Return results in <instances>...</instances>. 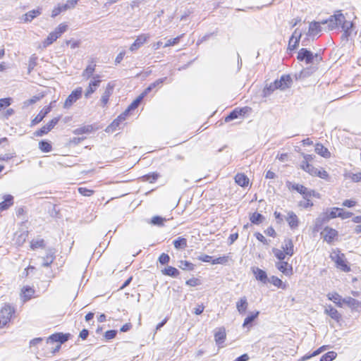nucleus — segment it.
Wrapping results in <instances>:
<instances>
[{
  "mask_svg": "<svg viewBox=\"0 0 361 361\" xmlns=\"http://www.w3.org/2000/svg\"><path fill=\"white\" fill-rule=\"evenodd\" d=\"M344 20V15L341 11H338L333 16H331L328 19L323 20L321 21L322 25H327L328 30H332L339 26L341 22Z\"/></svg>",
  "mask_w": 361,
  "mask_h": 361,
  "instance_id": "nucleus-1",
  "label": "nucleus"
},
{
  "mask_svg": "<svg viewBox=\"0 0 361 361\" xmlns=\"http://www.w3.org/2000/svg\"><path fill=\"white\" fill-rule=\"evenodd\" d=\"M297 59L300 61H305L307 64L312 63L314 60L319 62L322 59L318 54L314 55L311 51L305 48H302L299 50Z\"/></svg>",
  "mask_w": 361,
  "mask_h": 361,
  "instance_id": "nucleus-2",
  "label": "nucleus"
},
{
  "mask_svg": "<svg viewBox=\"0 0 361 361\" xmlns=\"http://www.w3.org/2000/svg\"><path fill=\"white\" fill-rule=\"evenodd\" d=\"M14 312V308L11 305H6L4 307H3L0 310V326H6L10 321Z\"/></svg>",
  "mask_w": 361,
  "mask_h": 361,
  "instance_id": "nucleus-3",
  "label": "nucleus"
},
{
  "mask_svg": "<svg viewBox=\"0 0 361 361\" xmlns=\"http://www.w3.org/2000/svg\"><path fill=\"white\" fill-rule=\"evenodd\" d=\"M82 94V88L81 87H77L66 98L63 107L69 109L75 102L81 98Z\"/></svg>",
  "mask_w": 361,
  "mask_h": 361,
  "instance_id": "nucleus-4",
  "label": "nucleus"
},
{
  "mask_svg": "<svg viewBox=\"0 0 361 361\" xmlns=\"http://www.w3.org/2000/svg\"><path fill=\"white\" fill-rule=\"evenodd\" d=\"M60 118H61L60 116L54 118L47 125L42 126L39 130H36L34 133V135L37 137H40V136L47 134L59 123Z\"/></svg>",
  "mask_w": 361,
  "mask_h": 361,
  "instance_id": "nucleus-5",
  "label": "nucleus"
},
{
  "mask_svg": "<svg viewBox=\"0 0 361 361\" xmlns=\"http://www.w3.org/2000/svg\"><path fill=\"white\" fill-rule=\"evenodd\" d=\"M331 259L335 262L337 268L345 272L350 271V267L347 264L345 260V256L343 254L336 253L334 255H331Z\"/></svg>",
  "mask_w": 361,
  "mask_h": 361,
  "instance_id": "nucleus-6",
  "label": "nucleus"
},
{
  "mask_svg": "<svg viewBox=\"0 0 361 361\" xmlns=\"http://www.w3.org/2000/svg\"><path fill=\"white\" fill-rule=\"evenodd\" d=\"M99 75H95L93 76V80H91L88 87L85 92V97L89 98L92 94H93L97 89L99 87L102 80Z\"/></svg>",
  "mask_w": 361,
  "mask_h": 361,
  "instance_id": "nucleus-7",
  "label": "nucleus"
},
{
  "mask_svg": "<svg viewBox=\"0 0 361 361\" xmlns=\"http://www.w3.org/2000/svg\"><path fill=\"white\" fill-rule=\"evenodd\" d=\"M250 108L245 106L243 108H235L225 118V122H230L240 116H244L248 112Z\"/></svg>",
  "mask_w": 361,
  "mask_h": 361,
  "instance_id": "nucleus-8",
  "label": "nucleus"
},
{
  "mask_svg": "<svg viewBox=\"0 0 361 361\" xmlns=\"http://www.w3.org/2000/svg\"><path fill=\"white\" fill-rule=\"evenodd\" d=\"M321 235L323 236L324 240L328 243L331 244L336 237L338 236V231L332 228L326 226L324 231L321 232Z\"/></svg>",
  "mask_w": 361,
  "mask_h": 361,
  "instance_id": "nucleus-9",
  "label": "nucleus"
},
{
  "mask_svg": "<svg viewBox=\"0 0 361 361\" xmlns=\"http://www.w3.org/2000/svg\"><path fill=\"white\" fill-rule=\"evenodd\" d=\"M322 25L320 22L313 21L310 23L309 29L307 32L306 33L307 37H311L312 39L317 35L319 32L322 31Z\"/></svg>",
  "mask_w": 361,
  "mask_h": 361,
  "instance_id": "nucleus-10",
  "label": "nucleus"
},
{
  "mask_svg": "<svg viewBox=\"0 0 361 361\" xmlns=\"http://www.w3.org/2000/svg\"><path fill=\"white\" fill-rule=\"evenodd\" d=\"M329 221V219L327 214H325V212L322 213L314 221L313 231L314 232H319L322 228L324 224Z\"/></svg>",
  "mask_w": 361,
  "mask_h": 361,
  "instance_id": "nucleus-11",
  "label": "nucleus"
},
{
  "mask_svg": "<svg viewBox=\"0 0 361 361\" xmlns=\"http://www.w3.org/2000/svg\"><path fill=\"white\" fill-rule=\"evenodd\" d=\"M301 37L302 32L298 29H295L289 39L288 49L291 51L295 49L299 44Z\"/></svg>",
  "mask_w": 361,
  "mask_h": 361,
  "instance_id": "nucleus-12",
  "label": "nucleus"
},
{
  "mask_svg": "<svg viewBox=\"0 0 361 361\" xmlns=\"http://www.w3.org/2000/svg\"><path fill=\"white\" fill-rule=\"evenodd\" d=\"M342 302L347 305L353 310L361 312V302L351 297L343 298Z\"/></svg>",
  "mask_w": 361,
  "mask_h": 361,
  "instance_id": "nucleus-13",
  "label": "nucleus"
},
{
  "mask_svg": "<svg viewBox=\"0 0 361 361\" xmlns=\"http://www.w3.org/2000/svg\"><path fill=\"white\" fill-rule=\"evenodd\" d=\"M69 334H63V333H56L51 335L48 339L47 343L49 342H59V345H61L67 341L69 338Z\"/></svg>",
  "mask_w": 361,
  "mask_h": 361,
  "instance_id": "nucleus-14",
  "label": "nucleus"
},
{
  "mask_svg": "<svg viewBox=\"0 0 361 361\" xmlns=\"http://www.w3.org/2000/svg\"><path fill=\"white\" fill-rule=\"evenodd\" d=\"M150 36L149 34H142L139 35L135 42L131 44L130 50L133 51L139 49L144 43H145Z\"/></svg>",
  "mask_w": 361,
  "mask_h": 361,
  "instance_id": "nucleus-15",
  "label": "nucleus"
},
{
  "mask_svg": "<svg viewBox=\"0 0 361 361\" xmlns=\"http://www.w3.org/2000/svg\"><path fill=\"white\" fill-rule=\"evenodd\" d=\"M51 106H48L42 109L39 113L31 121V126H35L40 123L44 118L51 111Z\"/></svg>",
  "mask_w": 361,
  "mask_h": 361,
  "instance_id": "nucleus-16",
  "label": "nucleus"
},
{
  "mask_svg": "<svg viewBox=\"0 0 361 361\" xmlns=\"http://www.w3.org/2000/svg\"><path fill=\"white\" fill-rule=\"evenodd\" d=\"M276 267L286 276H290L293 274V267L287 262L280 261L276 264Z\"/></svg>",
  "mask_w": 361,
  "mask_h": 361,
  "instance_id": "nucleus-17",
  "label": "nucleus"
},
{
  "mask_svg": "<svg viewBox=\"0 0 361 361\" xmlns=\"http://www.w3.org/2000/svg\"><path fill=\"white\" fill-rule=\"evenodd\" d=\"M114 85L111 82H109L106 87V89L101 97V102L103 106L106 105L109 102L110 96L112 94L114 91Z\"/></svg>",
  "mask_w": 361,
  "mask_h": 361,
  "instance_id": "nucleus-18",
  "label": "nucleus"
},
{
  "mask_svg": "<svg viewBox=\"0 0 361 361\" xmlns=\"http://www.w3.org/2000/svg\"><path fill=\"white\" fill-rule=\"evenodd\" d=\"M167 79L166 77L157 79L154 82L151 83L145 90L142 92V94L145 97L147 94L152 92L155 88H159L161 87L162 84Z\"/></svg>",
  "mask_w": 361,
  "mask_h": 361,
  "instance_id": "nucleus-19",
  "label": "nucleus"
},
{
  "mask_svg": "<svg viewBox=\"0 0 361 361\" xmlns=\"http://www.w3.org/2000/svg\"><path fill=\"white\" fill-rule=\"evenodd\" d=\"M252 271H253L255 279L257 281H259L264 284L268 282L269 278L267 277V274L265 271H264L258 267H255V268H253Z\"/></svg>",
  "mask_w": 361,
  "mask_h": 361,
  "instance_id": "nucleus-20",
  "label": "nucleus"
},
{
  "mask_svg": "<svg viewBox=\"0 0 361 361\" xmlns=\"http://www.w3.org/2000/svg\"><path fill=\"white\" fill-rule=\"evenodd\" d=\"M282 249L287 255L290 257L293 256L294 254L293 240L290 238L285 239L282 245Z\"/></svg>",
  "mask_w": 361,
  "mask_h": 361,
  "instance_id": "nucleus-21",
  "label": "nucleus"
},
{
  "mask_svg": "<svg viewBox=\"0 0 361 361\" xmlns=\"http://www.w3.org/2000/svg\"><path fill=\"white\" fill-rule=\"evenodd\" d=\"M286 221L288 222L291 229H295L298 228L299 224V220L297 215L292 211L288 213Z\"/></svg>",
  "mask_w": 361,
  "mask_h": 361,
  "instance_id": "nucleus-22",
  "label": "nucleus"
},
{
  "mask_svg": "<svg viewBox=\"0 0 361 361\" xmlns=\"http://www.w3.org/2000/svg\"><path fill=\"white\" fill-rule=\"evenodd\" d=\"M248 307V302L245 296L241 297L236 302V309L240 314H244Z\"/></svg>",
  "mask_w": 361,
  "mask_h": 361,
  "instance_id": "nucleus-23",
  "label": "nucleus"
},
{
  "mask_svg": "<svg viewBox=\"0 0 361 361\" xmlns=\"http://www.w3.org/2000/svg\"><path fill=\"white\" fill-rule=\"evenodd\" d=\"M325 314L329 315L331 319L336 320V322H339L341 319V314L338 312V310L332 307L331 305H329L325 308L324 310Z\"/></svg>",
  "mask_w": 361,
  "mask_h": 361,
  "instance_id": "nucleus-24",
  "label": "nucleus"
},
{
  "mask_svg": "<svg viewBox=\"0 0 361 361\" xmlns=\"http://www.w3.org/2000/svg\"><path fill=\"white\" fill-rule=\"evenodd\" d=\"M226 334L224 327L219 328L214 334V339L217 345L220 346L226 340Z\"/></svg>",
  "mask_w": 361,
  "mask_h": 361,
  "instance_id": "nucleus-25",
  "label": "nucleus"
},
{
  "mask_svg": "<svg viewBox=\"0 0 361 361\" xmlns=\"http://www.w3.org/2000/svg\"><path fill=\"white\" fill-rule=\"evenodd\" d=\"M4 199V201L0 202V212L8 209L13 204V197L11 195H5Z\"/></svg>",
  "mask_w": 361,
  "mask_h": 361,
  "instance_id": "nucleus-26",
  "label": "nucleus"
},
{
  "mask_svg": "<svg viewBox=\"0 0 361 361\" xmlns=\"http://www.w3.org/2000/svg\"><path fill=\"white\" fill-rule=\"evenodd\" d=\"M95 67L96 64L94 63V61H92L91 63L89 64L83 71L82 76L85 79H89L90 78H93V76L95 75H94Z\"/></svg>",
  "mask_w": 361,
  "mask_h": 361,
  "instance_id": "nucleus-27",
  "label": "nucleus"
},
{
  "mask_svg": "<svg viewBox=\"0 0 361 361\" xmlns=\"http://www.w3.org/2000/svg\"><path fill=\"white\" fill-rule=\"evenodd\" d=\"M292 189L301 194L304 199L310 198L309 189L302 185L294 183L292 185Z\"/></svg>",
  "mask_w": 361,
  "mask_h": 361,
  "instance_id": "nucleus-28",
  "label": "nucleus"
},
{
  "mask_svg": "<svg viewBox=\"0 0 361 361\" xmlns=\"http://www.w3.org/2000/svg\"><path fill=\"white\" fill-rule=\"evenodd\" d=\"M35 291L30 286H25L21 290V296L23 298V301H27L30 300L34 295Z\"/></svg>",
  "mask_w": 361,
  "mask_h": 361,
  "instance_id": "nucleus-29",
  "label": "nucleus"
},
{
  "mask_svg": "<svg viewBox=\"0 0 361 361\" xmlns=\"http://www.w3.org/2000/svg\"><path fill=\"white\" fill-rule=\"evenodd\" d=\"M314 150L317 154L322 157L329 158L331 157V153L329 149L321 143L316 144Z\"/></svg>",
  "mask_w": 361,
  "mask_h": 361,
  "instance_id": "nucleus-30",
  "label": "nucleus"
},
{
  "mask_svg": "<svg viewBox=\"0 0 361 361\" xmlns=\"http://www.w3.org/2000/svg\"><path fill=\"white\" fill-rule=\"evenodd\" d=\"M235 182L241 187H246L249 184V178L244 173H237L235 176Z\"/></svg>",
  "mask_w": 361,
  "mask_h": 361,
  "instance_id": "nucleus-31",
  "label": "nucleus"
},
{
  "mask_svg": "<svg viewBox=\"0 0 361 361\" xmlns=\"http://www.w3.org/2000/svg\"><path fill=\"white\" fill-rule=\"evenodd\" d=\"M54 250L52 249H49L47 251V255L43 257L42 266L44 267H48L53 262L55 257H54Z\"/></svg>",
  "mask_w": 361,
  "mask_h": 361,
  "instance_id": "nucleus-32",
  "label": "nucleus"
},
{
  "mask_svg": "<svg viewBox=\"0 0 361 361\" xmlns=\"http://www.w3.org/2000/svg\"><path fill=\"white\" fill-rule=\"evenodd\" d=\"M161 273L164 275L169 276L173 278H177L180 274L179 271L176 268L171 266L167 267L161 270Z\"/></svg>",
  "mask_w": 361,
  "mask_h": 361,
  "instance_id": "nucleus-33",
  "label": "nucleus"
},
{
  "mask_svg": "<svg viewBox=\"0 0 361 361\" xmlns=\"http://www.w3.org/2000/svg\"><path fill=\"white\" fill-rule=\"evenodd\" d=\"M264 219V216L262 214L257 212L252 213L250 216V221H251L252 224L255 225L261 224Z\"/></svg>",
  "mask_w": 361,
  "mask_h": 361,
  "instance_id": "nucleus-34",
  "label": "nucleus"
},
{
  "mask_svg": "<svg viewBox=\"0 0 361 361\" xmlns=\"http://www.w3.org/2000/svg\"><path fill=\"white\" fill-rule=\"evenodd\" d=\"M173 244L177 250L185 249L187 247V239L183 237H178L173 240Z\"/></svg>",
  "mask_w": 361,
  "mask_h": 361,
  "instance_id": "nucleus-35",
  "label": "nucleus"
},
{
  "mask_svg": "<svg viewBox=\"0 0 361 361\" xmlns=\"http://www.w3.org/2000/svg\"><path fill=\"white\" fill-rule=\"evenodd\" d=\"M279 82L281 84L282 86H284V90H286L290 87L293 80L289 75H283L279 80Z\"/></svg>",
  "mask_w": 361,
  "mask_h": 361,
  "instance_id": "nucleus-36",
  "label": "nucleus"
},
{
  "mask_svg": "<svg viewBox=\"0 0 361 361\" xmlns=\"http://www.w3.org/2000/svg\"><path fill=\"white\" fill-rule=\"evenodd\" d=\"M259 312L256 311L250 313L245 319L243 324V327H247L249 325H251L253 321L257 318L259 316Z\"/></svg>",
  "mask_w": 361,
  "mask_h": 361,
  "instance_id": "nucleus-37",
  "label": "nucleus"
},
{
  "mask_svg": "<svg viewBox=\"0 0 361 361\" xmlns=\"http://www.w3.org/2000/svg\"><path fill=\"white\" fill-rule=\"evenodd\" d=\"M39 149L42 152L47 153L52 150V145L50 142L43 140L39 142Z\"/></svg>",
  "mask_w": 361,
  "mask_h": 361,
  "instance_id": "nucleus-38",
  "label": "nucleus"
},
{
  "mask_svg": "<svg viewBox=\"0 0 361 361\" xmlns=\"http://www.w3.org/2000/svg\"><path fill=\"white\" fill-rule=\"evenodd\" d=\"M268 282L271 283L277 288H280L282 289L286 288V285L283 283V281L277 276H272L271 278L269 279Z\"/></svg>",
  "mask_w": 361,
  "mask_h": 361,
  "instance_id": "nucleus-39",
  "label": "nucleus"
},
{
  "mask_svg": "<svg viewBox=\"0 0 361 361\" xmlns=\"http://www.w3.org/2000/svg\"><path fill=\"white\" fill-rule=\"evenodd\" d=\"M41 13L39 9H33L25 14V22H30Z\"/></svg>",
  "mask_w": 361,
  "mask_h": 361,
  "instance_id": "nucleus-40",
  "label": "nucleus"
},
{
  "mask_svg": "<svg viewBox=\"0 0 361 361\" xmlns=\"http://www.w3.org/2000/svg\"><path fill=\"white\" fill-rule=\"evenodd\" d=\"M327 296L330 300L333 301L338 307L342 306L341 302H342L343 298L338 293H329Z\"/></svg>",
  "mask_w": 361,
  "mask_h": 361,
  "instance_id": "nucleus-41",
  "label": "nucleus"
},
{
  "mask_svg": "<svg viewBox=\"0 0 361 361\" xmlns=\"http://www.w3.org/2000/svg\"><path fill=\"white\" fill-rule=\"evenodd\" d=\"M159 177V174L157 172H152L149 173L148 174H146L142 177V180L144 181H147L149 183H154L155 182L158 178Z\"/></svg>",
  "mask_w": 361,
  "mask_h": 361,
  "instance_id": "nucleus-42",
  "label": "nucleus"
},
{
  "mask_svg": "<svg viewBox=\"0 0 361 361\" xmlns=\"http://www.w3.org/2000/svg\"><path fill=\"white\" fill-rule=\"evenodd\" d=\"M178 267L183 270L192 271L195 268V265L186 260H180L179 262Z\"/></svg>",
  "mask_w": 361,
  "mask_h": 361,
  "instance_id": "nucleus-43",
  "label": "nucleus"
},
{
  "mask_svg": "<svg viewBox=\"0 0 361 361\" xmlns=\"http://www.w3.org/2000/svg\"><path fill=\"white\" fill-rule=\"evenodd\" d=\"M123 122L118 117H117L106 129L108 133H113L117 130L120 123Z\"/></svg>",
  "mask_w": 361,
  "mask_h": 361,
  "instance_id": "nucleus-44",
  "label": "nucleus"
},
{
  "mask_svg": "<svg viewBox=\"0 0 361 361\" xmlns=\"http://www.w3.org/2000/svg\"><path fill=\"white\" fill-rule=\"evenodd\" d=\"M276 87L273 84V82H271L269 85H266V86L263 89V97H267L271 95L274 90H276Z\"/></svg>",
  "mask_w": 361,
  "mask_h": 361,
  "instance_id": "nucleus-45",
  "label": "nucleus"
},
{
  "mask_svg": "<svg viewBox=\"0 0 361 361\" xmlns=\"http://www.w3.org/2000/svg\"><path fill=\"white\" fill-rule=\"evenodd\" d=\"M68 9V6L65 4L59 5L57 7L54 8L51 13V17L55 18L58 15H59L61 12L65 11Z\"/></svg>",
  "mask_w": 361,
  "mask_h": 361,
  "instance_id": "nucleus-46",
  "label": "nucleus"
},
{
  "mask_svg": "<svg viewBox=\"0 0 361 361\" xmlns=\"http://www.w3.org/2000/svg\"><path fill=\"white\" fill-rule=\"evenodd\" d=\"M145 96L142 94H140L128 107V109L131 111L137 109L143 99Z\"/></svg>",
  "mask_w": 361,
  "mask_h": 361,
  "instance_id": "nucleus-47",
  "label": "nucleus"
},
{
  "mask_svg": "<svg viewBox=\"0 0 361 361\" xmlns=\"http://www.w3.org/2000/svg\"><path fill=\"white\" fill-rule=\"evenodd\" d=\"M337 356V353L334 351H329L324 355H323L319 361H332Z\"/></svg>",
  "mask_w": 361,
  "mask_h": 361,
  "instance_id": "nucleus-48",
  "label": "nucleus"
},
{
  "mask_svg": "<svg viewBox=\"0 0 361 361\" xmlns=\"http://www.w3.org/2000/svg\"><path fill=\"white\" fill-rule=\"evenodd\" d=\"M166 221V219L160 216H154L151 219L150 223L154 226H162Z\"/></svg>",
  "mask_w": 361,
  "mask_h": 361,
  "instance_id": "nucleus-49",
  "label": "nucleus"
},
{
  "mask_svg": "<svg viewBox=\"0 0 361 361\" xmlns=\"http://www.w3.org/2000/svg\"><path fill=\"white\" fill-rule=\"evenodd\" d=\"M37 64V57L35 54H32L29 59V63H28V73H30V72L35 68V67Z\"/></svg>",
  "mask_w": 361,
  "mask_h": 361,
  "instance_id": "nucleus-50",
  "label": "nucleus"
},
{
  "mask_svg": "<svg viewBox=\"0 0 361 361\" xmlns=\"http://www.w3.org/2000/svg\"><path fill=\"white\" fill-rule=\"evenodd\" d=\"M44 240L43 239L33 240L31 241L30 247L32 250L44 247Z\"/></svg>",
  "mask_w": 361,
  "mask_h": 361,
  "instance_id": "nucleus-51",
  "label": "nucleus"
},
{
  "mask_svg": "<svg viewBox=\"0 0 361 361\" xmlns=\"http://www.w3.org/2000/svg\"><path fill=\"white\" fill-rule=\"evenodd\" d=\"M343 31V30H353V23L350 21H347L345 20V18L344 17V20L343 22H341V24L339 25Z\"/></svg>",
  "mask_w": 361,
  "mask_h": 361,
  "instance_id": "nucleus-52",
  "label": "nucleus"
},
{
  "mask_svg": "<svg viewBox=\"0 0 361 361\" xmlns=\"http://www.w3.org/2000/svg\"><path fill=\"white\" fill-rule=\"evenodd\" d=\"M273 252L275 255V257L279 259L280 261H283L285 257H286V255H287L283 250H281L279 249H277V248H274L273 249Z\"/></svg>",
  "mask_w": 361,
  "mask_h": 361,
  "instance_id": "nucleus-53",
  "label": "nucleus"
},
{
  "mask_svg": "<svg viewBox=\"0 0 361 361\" xmlns=\"http://www.w3.org/2000/svg\"><path fill=\"white\" fill-rule=\"evenodd\" d=\"M341 208L338 207H334L331 209L330 212H326L325 214H327V216L329 217V220L331 219H334L338 216V213L340 212Z\"/></svg>",
  "mask_w": 361,
  "mask_h": 361,
  "instance_id": "nucleus-54",
  "label": "nucleus"
},
{
  "mask_svg": "<svg viewBox=\"0 0 361 361\" xmlns=\"http://www.w3.org/2000/svg\"><path fill=\"white\" fill-rule=\"evenodd\" d=\"M57 39V36H55L52 34V32L49 33L48 37L44 41V47H48L51 44L54 42Z\"/></svg>",
  "mask_w": 361,
  "mask_h": 361,
  "instance_id": "nucleus-55",
  "label": "nucleus"
},
{
  "mask_svg": "<svg viewBox=\"0 0 361 361\" xmlns=\"http://www.w3.org/2000/svg\"><path fill=\"white\" fill-rule=\"evenodd\" d=\"M12 99L11 97L0 99V111L11 105Z\"/></svg>",
  "mask_w": 361,
  "mask_h": 361,
  "instance_id": "nucleus-56",
  "label": "nucleus"
},
{
  "mask_svg": "<svg viewBox=\"0 0 361 361\" xmlns=\"http://www.w3.org/2000/svg\"><path fill=\"white\" fill-rule=\"evenodd\" d=\"M228 260V257H227V256L219 257L216 259H213L212 264H225L226 263H227Z\"/></svg>",
  "mask_w": 361,
  "mask_h": 361,
  "instance_id": "nucleus-57",
  "label": "nucleus"
},
{
  "mask_svg": "<svg viewBox=\"0 0 361 361\" xmlns=\"http://www.w3.org/2000/svg\"><path fill=\"white\" fill-rule=\"evenodd\" d=\"M314 176H318L322 179L328 180L329 178V173L324 169H317Z\"/></svg>",
  "mask_w": 361,
  "mask_h": 361,
  "instance_id": "nucleus-58",
  "label": "nucleus"
},
{
  "mask_svg": "<svg viewBox=\"0 0 361 361\" xmlns=\"http://www.w3.org/2000/svg\"><path fill=\"white\" fill-rule=\"evenodd\" d=\"M92 127L90 126H84L82 128H77L74 130V133L75 135H80L84 133H90Z\"/></svg>",
  "mask_w": 361,
  "mask_h": 361,
  "instance_id": "nucleus-59",
  "label": "nucleus"
},
{
  "mask_svg": "<svg viewBox=\"0 0 361 361\" xmlns=\"http://www.w3.org/2000/svg\"><path fill=\"white\" fill-rule=\"evenodd\" d=\"M159 262L162 264L165 265L167 264L170 261V257L168 254L162 253L159 257Z\"/></svg>",
  "mask_w": 361,
  "mask_h": 361,
  "instance_id": "nucleus-60",
  "label": "nucleus"
},
{
  "mask_svg": "<svg viewBox=\"0 0 361 361\" xmlns=\"http://www.w3.org/2000/svg\"><path fill=\"white\" fill-rule=\"evenodd\" d=\"M78 192L80 194L85 197H90L94 193L92 190L82 187L78 188Z\"/></svg>",
  "mask_w": 361,
  "mask_h": 361,
  "instance_id": "nucleus-61",
  "label": "nucleus"
},
{
  "mask_svg": "<svg viewBox=\"0 0 361 361\" xmlns=\"http://www.w3.org/2000/svg\"><path fill=\"white\" fill-rule=\"evenodd\" d=\"M318 169L313 166L312 164H306L305 170L310 175L314 176Z\"/></svg>",
  "mask_w": 361,
  "mask_h": 361,
  "instance_id": "nucleus-62",
  "label": "nucleus"
},
{
  "mask_svg": "<svg viewBox=\"0 0 361 361\" xmlns=\"http://www.w3.org/2000/svg\"><path fill=\"white\" fill-rule=\"evenodd\" d=\"M353 215V213L350 212H345L343 209H340V212L338 213V216L341 217L343 219H345L351 217Z\"/></svg>",
  "mask_w": 361,
  "mask_h": 361,
  "instance_id": "nucleus-63",
  "label": "nucleus"
},
{
  "mask_svg": "<svg viewBox=\"0 0 361 361\" xmlns=\"http://www.w3.org/2000/svg\"><path fill=\"white\" fill-rule=\"evenodd\" d=\"M117 334L116 330H109L106 331L104 334V337L106 340H111L116 337Z\"/></svg>",
  "mask_w": 361,
  "mask_h": 361,
  "instance_id": "nucleus-64",
  "label": "nucleus"
}]
</instances>
